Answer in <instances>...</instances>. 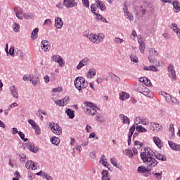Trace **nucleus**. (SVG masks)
I'll return each mask as SVG.
<instances>
[{"instance_id": "nucleus-1", "label": "nucleus", "mask_w": 180, "mask_h": 180, "mask_svg": "<svg viewBox=\"0 0 180 180\" xmlns=\"http://www.w3.org/2000/svg\"><path fill=\"white\" fill-rule=\"evenodd\" d=\"M75 86L78 91H82L88 86V82L85 81V79L82 77H77L74 81Z\"/></svg>"}, {"instance_id": "nucleus-2", "label": "nucleus", "mask_w": 180, "mask_h": 180, "mask_svg": "<svg viewBox=\"0 0 180 180\" xmlns=\"http://www.w3.org/2000/svg\"><path fill=\"white\" fill-rule=\"evenodd\" d=\"M84 105L86 106L84 112H86V114L89 115V116H95V115H96L97 110H99V108L91 102L85 101Z\"/></svg>"}, {"instance_id": "nucleus-3", "label": "nucleus", "mask_w": 180, "mask_h": 180, "mask_svg": "<svg viewBox=\"0 0 180 180\" xmlns=\"http://www.w3.org/2000/svg\"><path fill=\"white\" fill-rule=\"evenodd\" d=\"M87 38L91 43H96L98 44V43H101V41H103V39H105V34L100 33V34H90L87 36Z\"/></svg>"}, {"instance_id": "nucleus-4", "label": "nucleus", "mask_w": 180, "mask_h": 180, "mask_svg": "<svg viewBox=\"0 0 180 180\" xmlns=\"http://www.w3.org/2000/svg\"><path fill=\"white\" fill-rule=\"evenodd\" d=\"M141 158L143 162L146 161L148 158H153V155H154V153L153 150H151V148H146L143 150V152L141 153Z\"/></svg>"}, {"instance_id": "nucleus-5", "label": "nucleus", "mask_w": 180, "mask_h": 180, "mask_svg": "<svg viewBox=\"0 0 180 180\" xmlns=\"http://www.w3.org/2000/svg\"><path fill=\"white\" fill-rule=\"evenodd\" d=\"M160 56V53L155 50L154 48L149 49V56H148V59L150 64H155V59L154 57H158Z\"/></svg>"}, {"instance_id": "nucleus-6", "label": "nucleus", "mask_w": 180, "mask_h": 180, "mask_svg": "<svg viewBox=\"0 0 180 180\" xmlns=\"http://www.w3.org/2000/svg\"><path fill=\"white\" fill-rule=\"evenodd\" d=\"M49 127L51 128V131H53V133L57 136H60V134H63V129L57 123L50 122Z\"/></svg>"}, {"instance_id": "nucleus-7", "label": "nucleus", "mask_w": 180, "mask_h": 180, "mask_svg": "<svg viewBox=\"0 0 180 180\" xmlns=\"http://www.w3.org/2000/svg\"><path fill=\"white\" fill-rule=\"evenodd\" d=\"M167 71L169 72V78H172L173 81H176V71H175L174 65L169 64L167 67Z\"/></svg>"}, {"instance_id": "nucleus-8", "label": "nucleus", "mask_w": 180, "mask_h": 180, "mask_svg": "<svg viewBox=\"0 0 180 180\" xmlns=\"http://www.w3.org/2000/svg\"><path fill=\"white\" fill-rule=\"evenodd\" d=\"M63 5L67 9H71V8L78 6V1L77 0H63Z\"/></svg>"}, {"instance_id": "nucleus-9", "label": "nucleus", "mask_w": 180, "mask_h": 180, "mask_svg": "<svg viewBox=\"0 0 180 180\" xmlns=\"http://www.w3.org/2000/svg\"><path fill=\"white\" fill-rule=\"evenodd\" d=\"M144 163H146V165L149 168H154V167H157L158 164V161L153 158H148L146 160L143 161Z\"/></svg>"}, {"instance_id": "nucleus-10", "label": "nucleus", "mask_w": 180, "mask_h": 180, "mask_svg": "<svg viewBox=\"0 0 180 180\" xmlns=\"http://www.w3.org/2000/svg\"><path fill=\"white\" fill-rule=\"evenodd\" d=\"M140 8H141V12L142 15H146L147 12H150V11L151 10V6H150V4H148V3L143 1V4L139 6V9Z\"/></svg>"}, {"instance_id": "nucleus-11", "label": "nucleus", "mask_w": 180, "mask_h": 180, "mask_svg": "<svg viewBox=\"0 0 180 180\" xmlns=\"http://www.w3.org/2000/svg\"><path fill=\"white\" fill-rule=\"evenodd\" d=\"M51 60L58 63L59 67H64V59L60 55H53L51 56Z\"/></svg>"}, {"instance_id": "nucleus-12", "label": "nucleus", "mask_w": 180, "mask_h": 180, "mask_svg": "<svg viewBox=\"0 0 180 180\" xmlns=\"http://www.w3.org/2000/svg\"><path fill=\"white\" fill-rule=\"evenodd\" d=\"M91 63V60L88 58H84L82 60L79 61V64L77 65L76 68L77 70H81L82 67H86L88 64Z\"/></svg>"}, {"instance_id": "nucleus-13", "label": "nucleus", "mask_w": 180, "mask_h": 180, "mask_svg": "<svg viewBox=\"0 0 180 180\" xmlns=\"http://www.w3.org/2000/svg\"><path fill=\"white\" fill-rule=\"evenodd\" d=\"M166 102L170 105H179V101L176 98L171 96V95H167L166 96Z\"/></svg>"}, {"instance_id": "nucleus-14", "label": "nucleus", "mask_w": 180, "mask_h": 180, "mask_svg": "<svg viewBox=\"0 0 180 180\" xmlns=\"http://www.w3.org/2000/svg\"><path fill=\"white\" fill-rule=\"evenodd\" d=\"M41 47L43 51H49L51 49L50 42L47 40H42L41 42Z\"/></svg>"}, {"instance_id": "nucleus-15", "label": "nucleus", "mask_w": 180, "mask_h": 180, "mask_svg": "<svg viewBox=\"0 0 180 180\" xmlns=\"http://www.w3.org/2000/svg\"><path fill=\"white\" fill-rule=\"evenodd\" d=\"M162 126L160 127V124L158 123H154V122H150L149 124V129L152 131H158V130H162Z\"/></svg>"}, {"instance_id": "nucleus-16", "label": "nucleus", "mask_w": 180, "mask_h": 180, "mask_svg": "<svg viewBox=\"0 0 180 180\" xmlns=\"http://www.w3.org/2000/svg\"><path fill=\"white\" fill-rule=\"evenodd\" d=\"M124 16L126 19H128L129 20H133V19H134L133 14L130 13V12L127 11V6L126 4H124Z\"/></svg>"}, {"instance_id": "nucleus-17", "label": "nucleus", "mask_w": 180, "mask_h": 180, "mask_svg": "<svg viewBox=\"0 0 180 180\" xmlns=\"http://www.w3.org/2000/svg\"><path fill=\"white\" fill-rule=\"evenodd\" d=\"M10 92L13 98H15L16 99L19 98V93L18 92V89L15 86L13 85L10 87Z\"/></svg>"}, {"instance_id": "nucleus-18", "label": "nucleus", "mask_w": 180, "mask_h": 180, "mask_svg": "<svg viewBox=\"0 0 180 180\" xmlns=\"http://www.w3.org/2000/svg\"><path fill=\"white\" fill-rule=\"evenodd\" d=\"M168 144L172 150L174 151H180V145L174 143L172 141H169Z\"/></svg>"}, {"instance_id": "nucleus-19", "label": "nucleus", "mask_w": 180, "mask_h": 180, "mask_svg": "<svg viewBox=\"0 0 180 180\" xmlns=\"http://www.w3.org/2000/svg\"><path fill=\"white\" fill-rule=\"evenodd\" d=\"M25 167H26L27 169H30V168L32 170L37 169V166H36V165L34 164V162H33L32 160H28L25 163Z\"/></svg>"}, {"instance_id": "nucleus-20", "label": "nucleus", "mask_w": 180, "mask_h": 180, "mask_svg": "<svg viewBox=\"0 0 180 180\" xmlns=\"http://www.w3.org/2000/svg\"><path fill=\"white\" fill-rule=\"evenodd\" d=\"M63 25H64V22H63L61 18L58 17L55 18V27H56V29H61Z\"/></svg>"}, {"instance_id": "nucleus-21", "label": "nucleus", "mask_w": 180, "mask_h": 180, "mask_svg": "<svg viewBox=\"0 0 180 180\" xmlns=\"http://www.w3.org/2000/svg\"><path fill=\"white\" fill-rule=\"evenodd\" d=\"M27 148L32 153H39V147L35 146V144L33 143H29V145L27 146Z\"/></svg>"}, {"instance_id": "nucleus-22", "label": "nucleus", "mask_w": 180, "mask_h": 180, "mask_svg": "<svg viewBox=\"0 0 180 180\" xmlns=\"http://www.w3.org/2000/svg\"><path fill=\"white\" fill-rule=\"evenodd\" d=\"M119 117L122 121V123L125 124H130V119H129L127 116L124 115V114H120Z\"/></svg>"}, {"instance_id": "nucleus-23", "label": "nucleus", "mask_w": 180, "mask_h": 180, "mask_svg": "<svg viewBox=\"0 0 180 180\" xmlns=\"http://www.w3.org/2000/svg\"><path fill=\"white\" fill-rule=\"evenodd\" d=\"M173 9L176 13L180 12V6H179V1L178 0H174L173 1Z\"/></svg>"}, {"instance_id": "nucleus-24", "label": "nucleus", "mask_w": 180, "mask_h": 180, "mask_svg": "<svg viewBox=\"0 0 180 180\" xmlns=\"http://www.w3.org/2000/svg\"><path fill=\"white\" fill-rule=\"evenodd\" d=\"M96 2L97 4V8H99L103 12V11H106V6L105 5V3H103V1L96 0Z\"/></svg>"}, {"instance_id": "nucleus-25", "label": "nucleus", "mask_w": 180, "mask_h": 180, "mask_svg": "<svg viewBox=\"0 0 180 180\" xmlns=\"http://www.w3.org/2000/svg\"><path fill=\"white\" fill-rule=\"evenodd\" d=\"M31 19V20H34V13H25L24 14H22V19Z\"/></svg>"}, {"instance_id": "nucleus-26", "label": "nucleus", "mask_w": 180, "mask_h": 180, "mask_svg": "<svg viewBox=\"0 0 180 180\" xmlns=\"http://www.w3.org/2000/svg\"><path fill=\"white\" fill-rule=\"evenodd\" d=\"M134 130H136V126L133 125L129 129V132L128 134V142H131V136H133V133H134Z\"/></svg>"}, {"instance_id": "nucleus-27", "label": "nucleus", "mask_w": 180, "mask_h": 180, "mask_svg": "<svg viewBox=\"0 0 180 180\" xmlns=\"http://www.w3.org/2000/svg\"><path fill=\"white\" fill-rule=\"evenodd\" d=\"M39 28H35L31 33V39L32 40H36L37 37H39Z\"/></svg>"}, {"instance_id": "nucleus-28", "label": "nucleus", "mask_w": 180, "mask_h": 180, "mask_svg": "<svg viewBox=\"0 0 180 180\" xmlns=\"http://www.w3.org/2000/svg\"><path fill=\"white\" fill-rule=\"evenodd\" d=\"M129 94L124 91L120 92V99L121 101H126V99H129Z\"/></svg>"}, {"instance_id": "nucleus-29", "label": "nucleus", "mask_w": 180, "mask_h": 180, "mask_svg": "<svg viewBox=\"0 0 180 180\" xmlns=\"http://www.w3.org/2000/svg\"><path fill=\"white\" fill-rule=\"evenodd\" d=\"M65 113H66V115H68V116H69V119H73L74 117H75V113L74 110H72L70 108L66 110Z\"/></svg>"}, {"instance_id": "nucleus-30", "label": "nucleus", "mask_w": 180, "mask_h": 180, "mask_svg": "<svg viewBox=\"0 0 180 180\" xmlns=\"http://www.w3.org/2000/svg\"><path fill=\"white\" fill-rule=\"evenodd\" d=\"M137 172L139 174H146V172H148V169L146 168L144 166H139L137 169Z\"/></svg>"}, {"instance_id": "nucleus-31", "label": "nucleus", "mask_w": 180, "mask_h": 180, "mask_svg": "<svg viewBox=\"0 0 180 180\" xmlns=\"http://www.w3.org/2000/svg\"><path fill=\"white\" fill-rule=\"evenodd\" d=\"M13 30L15 33H19L20 32V25L18 22H14L13 24Z\"/></svg>"}, {"instance_id": "nucleus-32", "label": "nucleus", "mask_w": 180, "mask_h": 180, "mask_svg": "<svg viewBox=\"0 0 180 180\" xmlns=\"http://www.w3.org/2000/svg\"><path fill=\"white\" fill-rule=\"evenodd\" d=\"M51 143L53 146H58V144H60V139L58 137L53 136L51 139Z\"/></svg>"}, {"instance_id": "nucleus-33", "label": "nucleus", "mask_w": 180, "mask_h": 180, "mask_svg": "<svg viewBox=\"0 0 180 180\" xmlns=\"http://www.w3.org/2000/svg\"><path fill=\"white\" fill-rule=\"evenodd\" d=\"M142 95H144L145 96H148V98H152L153 96L151 91H150V89L147 88L144 89L143 91H142Z\"/></svg>"}, {"instance_id": "nucleus-34", "label": "nucleus", "mask_w": 180, "mask_h": 180, "mask_svg": "<svg viewBox=\"0 0 180 180\" xmlns=\"http://www.w3.org/2000/svg\"><path fill=\"white\" fill-rule=\"evenodd\" d=\"M153 141L158 148H161L162 147L161 145V140L158 137L154 136Z\"/></svg>"}, {"instance_id": "nucleus-35", "label": "nucleus", "mask_w": 180, "mask_h": 180, "mask_svg": "<svg viewBox=\"0 0 180 180\" xmlns=\"http://www.w3.org/2000/svg\"><path fill=\"white\" fill-rule=\"evenodd\" d=\"M102 175V180H110V178L109 177V172H108L107 170H103Z\"/></svg>"}, {"instance_id": "nucleus-36", "label": "nucleus", "mask_w": 180, "mask_h": 180, "mask_svg": "<svg viewBox=\"0 0 180 180\" xmlns=\"http://www.w3.org/2000/svg\"><path fill=\"white\" fill-rule=\"evenodd\" d=\"M18 9H19V6L14 7L13 8L15 16L18 19H20V20H23V16L19 15V11H18Z\"/></svg>"}, {"instance_id": "nucleus-37", "label": "nucleus", "mask_w": 180, "mask_h": 180, "mask_svg": "<svg viewBox=\"0 0 180 180\" xmlns=\"http://www.w3.org/2000/svg\"><path fill=\"white\" fill-rule=\"evenodd\" d=\"M136 131H139V133H146L147 131V129L143 127L141 125H138L136 127H135Z\"/></svg>"}, {"instance_id": "nucleus-38", "label": "nucleus", "mask_w": 180, "mask_h": 180, "mask_svg": "<svg viewBox=\"0 0 180 180\" xmlns=\"http://www.w3.org/2000/svg\"><path fill=\"white\" fill-rule=\"evenodd\" d=\"M31 82L34 86H36L37 85L38 82H40V80L39 79V77H34L32 75V77L31 79Z\"/></svg>"}, {"instance_id": "nucleus-39", "label": "nucleus", "mask_w": 180, "mask_h": 180, "mask_svg": "<svg viewBox=\"0 0 180 180\" xmlns=\"http://www.w3.org/2000/svg\"><path fill=\"white\" fill-rule=\"evenodd\" d=\"M155 158L158 160L159 161H166L167 158L164 156V155H161V153L157 154L155 155Z\"/></svg>"}, {"instance_id": "nucleus-40", "label": "nucleus", "mask_w": 180, "mask_h": 180, "mask_svg": "<svg viewBox=\"0 0 180 180\" xmlns=\"http://www.w3.org/2000/svg\"><path fill=\"white\" fill-rule=\"evenodd\" d=\"M88 74L90 78H92L93 77H95V75H96V70H95L94 68L89 69Z\"/></svg>"}, {"instance_id": "nucleus-41", "label": "nucleus", "mask_w": 180, "mask_h": 180, "mask_svg": "<svg viewBox=\"0 0 180 180\" xmlns=\"http://www.w3.org/2000/svg\"><path fill=\"white\" fill-rule=\"evenodd\" d=\"M15 54H17V56H18L21 58H23V57H25V55L23 54V52L19 48L15 49Z\"/></svg>"}, {"instance_id": "nucleus-42", "label": "nucleus", "mask_w": 180, "mask_h": 180, "mask_svg": "<svg viewBox=\"0 0 180 180\" xmlns=\"http://www.w3.org/2000/svg\"><path fill=\"white\" fill-rule=\"evenodd\" d=\"M33 75H25L22 77L24 81H30L31 82Z\"/></svg>"}, {"instance_id": "nucleus-43", "label": "nucleus", "mask_w": 180, "mask_h": 180, "mask_svg": "<svg viewBox=\"0 0 180 180\" xmlns=\"http://www.w3.org/2000/svg\"><path fill=\"white\" fill-rule=\"evenodd\" d=\"M28 123L32 126V129H35V127H37L39 126L37 125V123H36V122H34V120H33L29 119Z\"/></svg>"}, {"instance_id": "nucleus-44", "label": "nucleus", "mask_w": 180, "mask_h": 180, "mask_svg": "<svg viewBox=\"0 0 180 180\" xmlns=\"http://www.w3.org/2000/svg\"><path fill=\"white\" fill-rule=\"evenodd\" d=\"M150 123L148 118H141V124L143 126H147Z\"/></svg>"}, {"instance_id": "nucleus-45", "label": "nucleus", "mask_w": 180, "mask_h": 180, "mask_svg": "<svg viewBox=\"0 0 180 180\" xmlns=\"http://www.w3.org/2000/svg\"><path fill=\"white\" fill-rule=\"evenodd\" d=\"M139 50L143 54L144 53V50H146V45H144V42H139Z\"/></svg>"}, {"instance_id": "nucleus-46", "label": "nucleus", "mask_w": 180, "mask_h": 180, "mask_svg": "<svg viewBox=\"0 0 180 180\" xmlns=\"http://www.w3.org/2000/svg\"><path fill=\"white\" fill-rule=\"evenodd\" d=\"M144 89H146V87L144 86V85L143 84L138 85V88H137L138 92H140V94H143V92H144Z\"/></svg>"}, {"instance_id": "nucleus-47", "label": "nucleus", "mask_w": 180, "mask_h": 180, "mask_svg": "<svg viewBox=\"0 0 180 180\" xmlns=\"http://www.w3.org/2000/svg\"><path fill=\"white\" fill-rule=\"evenodd\" d=\"M130 59H131V61H132L133 63H139V58L134 54H131L130 56Z\"/></svg>"}, {"instance_id": "nucleus-48", "label": "nucleus", "mask_w": 180, "mask_h": 180, "mask_svg": "<svg viewBox=\"0 0 180 180\" xmlns=\"http://www.w3.org/2000/svg\"><path fill=\"white\" fill-rule=\"evenodd\" d=\"M19 157H20V161L21 162H26V155L23 154V153H20L19 154Z\"/></svg>"}, {"instance_id": "nucleus-49", "label": "nucleus", "mask_w": 180, "mask_h": 180, "mask_svg": "<svg viewBox=\"0 0 180 180\" xmlns=\"http://www.w3.org/2000/svg\"><path fill=\"white\" fill-rule=\"evenodd\" d=\"M18 135L20 137L21 140H23L24 141H27L29 140L27 138H25V134L20 131H19Z\"/></svg>"}, {"instance_id": "nucleus-50", "label": "nucleus", "mask_w": 180, "mask_h": 180, "mask_svg": "<svg viewBox=\"0 0 180 180\" xmlns=\"http://www.w3.org/2000/svg\"><path fill=\"white\" fill-rule=\"evenodd\" d=\"M153 175H155L157 179L160 180L161 178H162V172H160L159 173H156L155 172H153Z\"/></svg>"}, {"instance_id": "nucleus-51", "label": "nucleus", "mask_w": 180, "mask_h": 180, "mask_svg": "<svg viewBox=\"0 0 180 180\" xmlns=\"http://www.w3.org/2000/svg\"><path fill=\"white\" fill-rule=\"evenodd\" d=\"M149 71H152L153 72H158V68L155 67V65L149 66Z\"/></svg>"}, {"instance_id": "nucleus-52", "label": "nucleus", "mask_w": 180, "mask_h": 180, "mask_svg": "<svg viewBox=\"0 0 180 180\" xmlns=\"http://www.w3.org/2000/svg\"><path fill=\"white\" fill-rule=\"evenodd\" d=\"M8 53L11 57H15V47L11 46Z\"/></svg>"}, {"instance_id": "nucleus-53", "label": "nucleus", "mask_w": 180, "mask_h": 180, "mask_svg": "<svg viewBox=\"0 0 180 180\" xmlns=\"http://www.w3.org/2000/svg\"><path fill=\"white\" fill-rule=\"evenodd\" d=\"M125 155H127L128 157H129V158H131L133 157V152L131 151V150H127Z\"/></svg>"}, {"instance_id": "nucleus-54", "label": "nucleus", "mask_w": 180, "mask_h": 180, "mask_svg": "<svg viewBox=\"0 0 180 180\" xmlns=\"http://www.w3.org/2000/svg\"><path fill=\"white\" fill-rule=\"evenodd\" d=\"M84 8H89V0H82Z\"/></svg>"}, {"instance_id": "nucleus-55", "label": "nucleus", "mask_w": 180, "mask_h": 180, "mask_svg": "<svg viewBox=\"0 0 180 180\" xmlns=\"http://www.w3.org/2000/svg\"><path fill=\"white\" fill-rule=\"evenodd\" d=\"M70 101V97L68 96H65L63 99V105L65 106V105H67V103H68V101Z\"/></svg>"}, {"instance_id": "nucleus-56", "label": "nucleus", "mask_w": 180, "mask_h": 180, "mask_svg": "<svg viewBox=\"0 0 180 180\" xmlns=\"http://www.w3.org/2000/svg\"><path fill=\"white\" fill-rule=\"evenodd\" d=\"M145 85H146V86H151V85H153L151 84V81L150 79H148V78L146 77V79H145Z\"/></svg>"}, {"instance_id": "nucleus-57", "label": "nucleus", "mask_w": 180, "mask_h": 180, "mask_svg": "<svg viewBox=\"0 0 180 180\" xmlns=\"http://www.w3.org/2000/svg\"><path fill=\"white\" fill-rule=\"evenodd\" d=\"M55 103H56V105H57L58 106H64V104H63V101H61V100H56V101H55Z\"/></svg>"}, {"instance_id": "nucleus-58", "label": "nucleus", "mask_w": 180, "mask_h": 180, "mask_svg": "<svg viewBox=\"0 0 180 180\" xmlns=\"http://www.w3.org/2000/svg\"><path fill=\"white\" fill-rule=\"evenodd\" d=\"M34 130H35V133L36 134H37V136L40 135V134L41 133V131H40V127L39 126L34 128Z\"/></svg>"}, {"instance_id": "nucleus-59", "label": "nucleus", "mask_w": 180, "mask_h": 180, "mask_svg": "<svg viewBox=\"0 0 180 180\" xmlns=\"http://www.w3.org/2000/svg\"><path fill=\"white\" fill-rule=\"evenodd\" d=\"M115 43H123V39L119 38V37H115L114 39Z\"/></svg>"}, {"instance_id": "nucleus-60", "label": "nucleus", "mask_w": 180, "mask_h": 180, "mask_svg": "<svg viewBox=\"0 0 180 180\" xmlns=\"http://www.w3.org/2000/svg\"><path fill=\"white\" fill-rule=\"evenodd\" d=\"M91 11L94 15H96V8H95V5L92 4L91 6Z\"/></svg>"}, {"instance_id": "nucleus-61", "label": "nucleus", "mask_w": 180, "mask_h": 180, "mask_svg": "<svg viewBox=\"0 0 180 180\" xmlns=\"http://www.w3.org/2000/svg\"><path fill=\"white\" fill-rule=\"evenodd\" d=\"M112 79L115 82H120V77H117L115 75H113Z\"/></svg>"}, {"instance_id": "nucleus-62", "label": "nucleus", "mask_w": 180, "mask_h": 180, "mask_svg": "<svg viewBox=\"0 0 180 180\" xmlns=\"http://www.w3.org/2000/svg\"><path fill=\"white\" fill-rule=\"evenodd\" d=\"M141 118L140 117H136V119L134 120V123L136 126L137 124H141Z\"/></svg>"}, {"instance_id": "nucleus-63", "label": "nucleus", "mask_w": 180, "mask_h": 180, "mask_svg": "<svg viewBox=\"0 0 180 180\" xmlns=\"http://www.w3.org/2000/svg\"><path fill=\"white\" fill-rule=\"evenodd\" d=\"M88 144H89V139H86L85 141H84L82 143V147H86V146H88Z\"/></svg>"}, {"instance_id": "nucleus-64", "label": "nucleus", "mask_w": 180, "mask_h": 180, "mask_svg": "<svg viewBox=\"0 0 180 180\" xmlns=\"http://www.w3.org/2000/svg\"><path fill=\"white\" fill-rule=\"evenodd\" d=\"M94 15H96V18L98 19V20H102L103 19V17L99 13H96Z\"/></svg>"}]
</instances>
